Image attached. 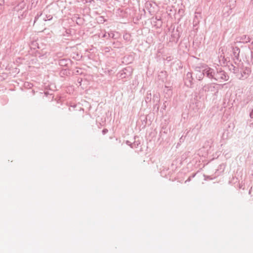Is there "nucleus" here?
Instances as JSON below:
<instances>
[{
    "mask_svg": "<svg viewBox=\"0 0 253 253\" xmlns=\"http://www.w3.org/2000/svg\"><path fill=\"white\" fill-rule=\"evenodd\" d=\"M52 16L51 15H46L43 18V20L46 21L47 20H51L52 19Z\"/></svg>",
    "mask_w": 253,
    "mask_h": 253,
    "instance_id": "obj_32",
    "label": "nucleus"
},
{
    "mask_svg": "<svg viewBox=\"0 0 253 253\" xmlns=\"http://www.w3.org/2000/svg\"><path fill=\"white\" fill-rule=\"evenodd\" d=\"M251 40V38L248 35H243L238 37L236 39V42L237 43H247L249 42Z\"/></svg>",
    "mask_w": 253,
    "mask_h": 253,
    "instance_id": "obj_14",
    "label": "nucleus"
},
{
    "mask_svg": "<svg viewBox=\"0 0 253 253\" xmlns=\"http://www.w3.org/2000/svg\"><path fill=\"white\" fill-rule=\"evenodd\" d=\"M201 125L199 124H196L194 127L193 128V130L194 129H196L198 131L201 128Z\"/></svg>",
    "mask_w": 253,
    "mask_h": 253,
    "instance_id": "obj_38",
    "label": "nucleus"
},
{
    "mask_svg": "<svg viewBox=\"0 0 253 253\" xmlns=\"http://www.w3.org/2000/svg\"><path fill=\"white\" fill-rule=\"evenodd\" d=\"M58 64L61 67H65L69 68L72 64V61L68 58H62L58 60Z\"/></svg>",
    "mask_w": 253,
    "mask_h": 253,
    "instance_id": "obj_13",
    "label": "nucleus"
},
{
    "mask_svg": "<svg viewBox=\"0 0 253 253\" xmlns=\"http://www.w3.org/2000/svg\"><path fill=\"white\" fill-rule=\"evenodd\" d=\"M206 143H208L209 144H211V141H207L206 142Z\"/></svg>",
    "mask_w": 253,
    "mask_h": 253,
    "instance_id": "obj_53",
    "label": "nucleus"
},
{
    "mask_svg": "<svg viewBox=\"0 0 253 253\" xmlns=\"http://www.w3.org/2000/svg\"><path fill=\"white\" fill-rule=\"evenodd\" d=\"M106 48L107 49V50L109 49V47H106Z\"/></svg>",
    "mask_w": 253,
    "mask_h": 253,
    "instance_id": "obj_58",
    "label": "nucleus"
},
{
    "mask_svg": "<svg viewBox=\"0 0 253 253\" xmlns=\"http://www.w3.org/2000/svg\"><path fill=\"white\" fill-rule=\"evenodd\" d=\"M232 54L231 56L234 61V63L236 64L238 62L241 61V59L240 57V49L236 46L232 45L231 46Z\"/></svg>",
    "mask_w": 253,
    "mask_h": 253,
    "instance_id": "obj_5",
    "label": "nucleus"
},
{
    "mask_svg": "<svg viewBox=\"0 0 253 253\" xmlns=\"http://www.w3.org/2000/svg\"><path fill=\"white\" fill-rule=\"evenodd\" d=\"M48 55V53L43 49H38L34 52V56L39 57L41 59L46 58Z\"/></svg>",
    "mask_w": 253,
    "mask_h": 253,
    "instance_id": "obj_12",
    "label": "nucleus"
},
{
    "mask_svg": "<svg viewBox=\"0 0 253 253\" xmlns=\"http://www.w3.org/2000/svg\"><path fill=\"white\" fill-rule=\"evenodd\" d=\"M107 72L109 74V75H112L114 73V72H113L112 70H108Z\"/></svg>",
    "mask_w": 253,
    "mask_h": 253,
    "instance_id": "obj_46",
    "label": "nucleus"
},
{
    "mask_svg": "<svg viewBox=\"0 0 253 253\" xmlns=\"http://www.w3.org/2000/svg\"><path fill=\"white\" fill-rule=\"evenodd\" d=\"M204 77L205 75H204V72H200L199 73H197L196 74V77L199 81L203 80Z\"/></svg>",
    "mask_w": 253,
    "mask_h": 253,
    "instance_id": "obj_24",
    "label": "nucleus"
},
{
    "mask_svg": "<svg viewBox=\"0 0 253 253\" xmlns=\"http://www.w3.org/2000/svg\"><path fill=\"white\" fill-rule=\"evenodd\" d=\"M250 116L252 119H253V109L250 113Z\"/></svg>",
    "mask_w": 253,
    "mask_h": 253,
    "instance_id": "obj_45",
    "label": "nucleus"
},
{
    "mask_svg": "<svg viewBox=\"0 0 253 253\" xmlns=\"http://www.w3.org/2000/svg\"><path fill=\"white\" fill-rule=\"evenodd\" d=\"M189 131H187L185 135L181 136V137L179 138V142L177 143V145H180L181 143H183L184 141L185 137L187 134L188 133Z\"/></svg>",
    "mask_w": 253,
    "mask_h": 253,
    "instance_id": "obj_28",
    "label": "nucleus"
},
{
    "mask_svg": "<svg viewBox=\"0 0 253 253\" xmlns=\"http://www.w3.org/2000/svg\"><path fill=\"white\" fill-rule=\"evenodd\" d=\"M204 64H201L200 66H196L195 67V71L197 72V73H199V72H203V70L204 68H203L202 67H204Z\"/></svg>",
    "mask_w": 253,
    "mask_h": 253,
    "instance_id": "obj_25",
    "label": "nucleus"
},
{
    "mask_svg": "<svg viewBox=\"0 0 253 253\" xmlns=\"http://www.w3.org/2000/svg\"><path fill=\"white\" fill-rule=\"evenodd\" d=\"M77 73L79 74V70H77V72H76Z\"/></svg>",
    "mask_w": 253,
    "mask_h": 253,
    "instance_id": "obj_57",
    "label": "nucleus"
},
{
    "mask_svg": "<svg viewBox=\"0 0 253 253\" xmlns=\"http://www.w3.org/2000/svg\"><path fill=\"white\" fill-rule=\"evenodd\" d=\"M202 19V14L200 12H195V16L193 19V28L194 30L197 31L198 25L200 23V20Z\"/></svg>",
    "mask_w": 253,
    "mask_h": 253,
    "instance_id": "obj_10",
    "label": "nucleus"
},
{
    "mask_svg": "<svg viewBox=\"0 0 253 253\" xmlns=\"http://www.w3.org/2000/svg\"><path fill=\"white\" fill-rule=\"evenodd\" d=\"M148 10H149V12L150 13H151V10H150V8H148Z\"/></svg>",
    "mask_w": 253,
    "mask_h": 253,
    "instance_id": "obj_56",
    "label": "nucleus"
},
{
    "mask_svg": "<svg viewBox=\"0 0 253 253\" xmlns=\"http://www.w3.org/2000/svg\"><path fill=\"white\" fill-rule=\"evenodd\" d=\"M251 101V99H250V96H248L246 98V99H245L244 101H243V104L244 105L247 104L250 101Z\"/></svg>",
    "mask_w": 253,
    "mask_h": 253,
    "instance_id": "obj_35",
    "label": "nucleus"
},
{
    "mask_svg": "<svg viewBox=\"0 0 253 253\" xmlns=\"http://www.w3.org/2000/svg\"><path fill=\"white\" fill-rule=\"evenodd\" d=\"M229 68L230 71L235 74L237 78V75L239 74L240 69L233 64H231V66H229Z\"/></svg>",
    "mask_w": 253,
    "mask_h": 253,
    "instance_id": "obj_16",
    "label": "nucleus"
},
{
    "mask_svg": "<svg viewBox=\"0 0 253 253\" xmlns=\"http://www.w3.org/2000/svg\"><path fill=\"white\" fill-rule=\"evenodd\" d=\"M167 104H168L167 102L165 101V102H164L163 105L162 107V109L165 110L167 107Z\"/></svg>",
    "mask_w": 253,
    "mask_h": 253,
    "instance_id": "obj_40",
    "label": "nucleus"
},
{
    "mask_svg": "<svg viewBox=\"0 0 253 253\" xmlns=\"http://www.w3.org/2000/svg\"><path fill=\"white\" fill-rule=\"evenodd\" d=\"M198 104H199V102H195V104H194V103H193L191 105V107H193V109H195V107H193V106L195 105L196 109L198 110V106H199Z\"/></svg>",
    "mask_w": 253,
    "mask_h": 253,
    "instance_id": "obj_36",
    "label": "nucleus"
},
{
    "mask_svg": "<svg viewBox=\"0 0 253 253\" xmlns=\"http://www.w3.org/2000/svg\"><path fill=\"white\" fill-rule=\"evenodd\" d=\"M160 74L162 75V76H164L165 78H166L167 72L166 71H162L161 72Z\"/></svg>",
    "mask_w": 253,
    "mask_h": 253,
    "instance_id": "obj_41",
    "label": "nucleus"
},
{
    "mask_svg": "<svg viewBox=\"0 0 253 253\" xmlns=\"http://www.w3.org/2000/svg\"><path fill=\"white\" fill-rule=\"evenodd\" d=\"M30 47L31 49H33L34 50H35L36 49H40L39 44L37 41L32 42L30 45Z\"/></svg>",
    "mask_w": 253,
    "mask_h": 253,
    "instance_id": "obj_21",
    "label": "nucleus"
},
{
    "mask_svg": "<svg viewBox=\"0 0 253 253\" xmlns=\"http://www.w3.org/2000/svg\"><path fill=\"white\" fill-rule=\"evenodd\" d=\"M243 60L249 65H253V51L251 49L246 50L244 53Z\"/></svg>",
    "mask_w": 253,
    "mask_h": 253,
    "instance_id": "obj_6",
    "label": "nucleus"
},
{
    "mask_svg": "<svg viewBox=\"0 0 253 253\" xmlns=\"http://www.w3.org/2000/svg\"><path fill=\"white\" fill-rule=\"evenodd\" d=\"M42 12H40V13H38L36 15V16L35 17L34 21V25L35 24V23L38 20V19L42 15Z\"/></svg>",
    "mask_w": 253,
    "mask_h": 253,
    "instance_id": "obj_33",
    "label": "nucleus"
},
{
    "mask_svg": "<svg viewBox=\"0 0 253 253\" xmlns=\"http://www.w3.org/2000/svg\"><path fill=\"white\" fill-rule=\"evenodd\" d=\"M152 95L151 93H149L147 92L146 96L145 97V102L146 103H148L149 102H150L151 99H152Z\"/></svg>",
    "mask_w": 253,
    "mask_h": 253,
    "instance_id": "obj_27",
    "label": "nucleus"
},
{
    "mask_svg": "<svg viewBox=\"0 0 253 253\" xmlns=\"http://www.w3.org/2000/svg\"><path fill=\"white\" fill-rule=\"evenodd\" d=\"M180 37V31L177 27L176 30L173 28L171 32L170 37L169 38V42H173L174 43H177L179 38Z\"/></svg>",
    "mask_w": 253,
    "mask_h": 253,
    "instance_id": "obj_7",
    "label": "nucleus"
},
{
    "mask_svg": "<svg viewBox=\"0 0 253 253\" xmlns=\"http://www.w3.org/2000/svg\"><path fill=\"white\" fill-rule=\"evenodd\" d=\"M4 2V0H0V13L3 11Z\"/></svg>",
    "mask_w": 253,
    "mask_h": 253,
    "instance_id": "obj_31",
    "label": "nucleus"
},
{
    "mask_svg": "<svg viewBox=\"0 0 253 253\" xmlns=\"http://www.w3.org/2000/svg\"><path fill=\"white\" fill-rule=\"evenodd\" d=\"M251 73V69L249 67H245L244 69H240L239 74L237 75V78L240 80H245L249 76Z\"/></svg>",
    "mask_w": 253,
    "mask_h": 253,
    "instance_id": "obj_8",
    "label": "nucleus"
},
{
    "mask_svg": "<svg viewBox=\"0 0 253 253\" xmlns=\"http://www.w3.org/2000/svg\"><path fill=\"white\" fill-rule=\"evenodd\" d=\"M250 126L253 127V122L250 124Z\"/></svg>",
    "mask_w": 253,
    "mask_h": 253,
    "instance_id": "obj_54",
    "label": "nucleus"
},
{
    "mask_svg": "<svg viewBox=\"0 0 253 253\" xmlns=\"http://www.w3.org/2000/svg\"><path fill=\"white\" fill-rule=\"evenodd\" d=\"M85 2L86 3H92V2L94 3L95 1H94V0H86L85 1Z\"/></svg>",
    "mask_w": 253,
    "mask_h": 253,
    "instance_id": "obj_44",
    "label": "nucleus"
},
{
    "mask_svg": "<svg viewBox=\"0 0 253 253\" xmlns=\"http://www.w3.org/2000/svg\"><path fill=\"white\" fill-rule=\"evenodd\" d=\"M32 94L34 95V93H35V91L34 90H32Z\"/></svg>",
    "mask_w": 253,
    "mask_h": 253,
    "instance_id": "obj_55",
    "label": "nucleus"
},
{
    "mask_svg": "<svg viewBox=\"0 0 253 253\" xmlns=\"http://www.w3.org/2000/svg\"><path fill=\"white\" fill-rule=\"evenodd\" d=\"M18 19L19 20H21L24 19L27 16V13H28V10H27V9H25L23 11H22L21 13H20V12H18Z\"/></svg>",
    "mask_w": 253,
    "mask_h": 253,
    "instance_id": "obj_18",
    "label": "nucleus"
},
{
    "mask_svg": "<svg viewBox=\"0 0 253 253\" xmlns=\"http://www.w3.org/2000/svg\"><path fill=\"white\" fill-rule=\"evenodd\" d=\"M229 132L228 131V130H224L223 133H222V136H221V138L222 139H227L228 138L229 136Z\"/></svg>",
    "mask_w": 253,
    "mask_h": 253,
    "instance_id": "obj_23",
    "label": "nucleus"
},
{
    "mask_svg": "<svg viewBox=\"0 0 253 253\" xmlns=\"http://www.w3.org/2000/svg\"><path fill=\"white\" fill-rule=\"evenodd\" d=\"M124 39L126 42H129L131 41V35L130 34L126 33L123 36Z\"/></svg>",
    "mask_w": 253,
    "mask_h": 253,
    "instance_id": "obj_26",
    "label": "nucleus"
},
{
    "mask_svg": "<svg viewBox=\"0 0 253 253\" xmlns=\"http://www.w3.org/2000/svg\"><path fill=\"white\" fill-rule=\"evenodd\" d=\"M64 55V53L61 52H58L54 53L53 55V59L54 61H58V60L60 59V58L62 57Z\"/></svg>",
    "mask_w": 253,
    "mask_h": 253,
    "instance_id": "obj_17",
    "label": "nucleus"
},
{
    "mask_svg": "<svg viewBox=\"0 0 253 253\" xmlns=\"http://www.w3.org/2000/svg\"><path fill=\"white\" fill-rule=\"evenodd\" d=\"M24 86L28 88H31L33 86V84L29 82H25L24 83Z\"/></svg>",
    "mask_w": 253,
    "mask_h": 253,
    "instance_id": "obj_34",
    "label": "nucleus"
},
{
    "mask_svg": "<svg viewBox=\"0 0 253 253\" xmlns=\"http://www.w3.org/2000/svg\"><path fill=\"white\" fill-rule=\"evenodd\" d=\"M108 132V129H103L102 130V133L103 134H105L106 133H107Z\"/></svg>",
    "mask_w": 253,
    "mask_h": 253,
    "instance_id": "obj_47",
    "label": "nucleus"
},
{
    "mask_svg": "<svg viewBox=\"0 0 253 253\" xmlns=\"http://www.w3.org/2000/svg\"><path fill=\"white\" fill-rule=\"evenodd\" d=\"M126 144L127 145H128V146H129L131 148L132 144V142H131L130 141H128V140H127V141H126Z\"/></svg>",
    "mask_w": 253,
    "mask_h": 253,
    "instance_id": "obj_43",
    "label": "nucleus"
},
{
    "mask_svg": "<svg viewBox=\"0 0 253 253\" xmlns=\"http://www.w3.org/2000/svg\"><path fill=\"white\" fill-rule=\"evenodd\" d=\"M154 4V5H156V3L155 2H153V1H147L145 3V6L146 8H148L149 7H152L153 6V5Z\"/></svg>",
    "mask_w": 253,
    "mask_h": 253,
    "instance_id": "obj_29",
    "label": "nucleus"
},
{
    "mask_svg": "<svg viewBox=\"0 0 253 253\" xmlns=\"http://www.w3.org/2000/svg\"><path fill=\"white\" fill-rule=\"evenodd\" d=\"M70 74L69 68L62 69L60 71L59 75L61 77H64L65 76H69Z\"/></svg>",
    "mask_w": 253,
    "mask_h": 253,
    "instance_id": "obj_20",
    "label": "nucleus"
},
{
    "mask_svg": "<svg viewBox=\"0 0 253 253\" xmlns=\"http://www.w3.org/2000/svg\"><path fill=\"white\" fill-rule=\"evenodd\" d=\"M195 175H196V173H194V174H192V176H189V178L185 181V183L187 182V181H190L191 180V179H192V178L194 177Z\"/></svg>",
    "mask_w": 253,
    "mask_h": 253,
    "instance_id": "obj_39",
    "label": "nucleus"
},
{
    "mask_svg": "<svg viewBox=\"0 0 253 253\" xmlns=\"http://www.w3.org/2000/svg\"><path fill=\"white\" fill-rule=\"evenodd\" d=\"M215 75L213 80L219 83L227 81L229 79L228 73L222 69V68L215 67Z\"/></svg>",
    "mask_w": 253,
    "mask_h": 253,
    "instance_id": "obj_1",
    "label": "nucleus"
},
{
    "mask_svg": "<svg viewBox=\"0 0 253 253\" xmlns=\"http://www.w3.org/2000/svg\"><path fill=\"white\" fill-rule=\"evenodd\" d=\"M25 9H27L28 8H26V3L24 0L20 2L15 7L14 10L17 11V12L21 13Z\"/></svg>",
    "mask_w": 253,
    "mask_h": 253,
    "instance_id": "obj_15",
    "label": "nucleus"
},
{
    "mask_svg": "<svg viewBox=\"0 0 253 253\" xmlns=\"http://www.w3.org/2000/svg\"><path fill=\"white\" fill-rule=\"evenodd\" d=\"M202 68H204L203 72L205 77L211 80H213L215 73V67L214 68H212L209 67L207 64H204V67Z\"/></svg>",
    "mask_w": 253,
    "mask_h": 253,
    "instance_id": "obj_4",
    "label": "nucleus"
},
{
    "mask_svg": "<svg viewBox=\"0 0 253 253\" xmlns=\"http://www.w3.org/2000/svg\"><path fill=\"white\" fill-rule=\"evenodd\" d=\"M140 144V143L138 141H134L132 144V148H138L139 145Z\"/></svg>",
    "mask_w": 253,
    "mask_h": 253,
    "instance_id": "obj_30",
    "label": "nucleus"
},
{
    "mask_svg": "<svg viewBox=\"0 0 253 253\" xmlns=\"http://www.w3.org/2000/svg\"><path fill=\"white\" fill-rule=\"evenodd\" d=\"M153 100L154 102H156V104L155 105V106H157V109H159V105H158V103L160 101V95L159 94H154L153 96Z\"/></svg>",
    "mask_w": 253,
    "mask_h": 253,
    "instance_id": "obj_19",
    "label": "nucleus"
},
{
    "mask_svg": "<svg viewBox=\"0 0 253 253\" xmlns=\"http://www.w3.org/2000/svg\"><path fill=\"white\" fill-rule=\"evenodd\" d=\"M219 167H220V169H222V167H223V169H224V166L223 165H220L219 166Z\"/></svg>",
    "mask_w": 253,
    "mask_h": 253,
    "instance_id": "obj_52",
    "label": "nucleus"
},
{
    "mask_svg": "<svg viewBox=\"0 0 253 253\" xmlns=\"http://www.w3.org/2000/svg\"><path fill=\"white\" fill-rule=\"evenodd\" d=\"M220 84L215 83H209L205 84L202 87V90L207 95L211 94L217 96L219 91V86Z\"/></svg>",
    "mask_w": 253,
    "mask_h": 253,
    "instance_id": "obj_2",
    "label": "nucleus"
},
{
    "mask_svg": "<svg viewBox=\"0 0 253 253\" xmlns=\"http://www.w3.org/2000/svg\"><path fill=\"white\" fill-rule=\"evenodd\" d=\"M183 12H184V10H183V9H179V10H178V13H179V14H180V13L183 14Z\"/></svg>",
    "mask_w": 253,
    "mask_h": 253,
    "instance_id": "obj_49",
    "label": "nucleus"
},
{
    "mask_svg": "<svg viewBox=\"0 0 253 253\" xmlns=\"http://www.w3.org/2000/svg\"><path fill=\"white\" fill-rule=\"evenodd\" d=\"M251 45L252 46V47L249 46V49H250V48L251 50H252V49H253V42H251Z\"/></svg>",
    "mask_w": 253,
    "mask_h": 253,
    "instance_id": "obj_50",
    "label": "nucleus"
},
{
    "mask_svg": "<svg viewBox=\"0 0 253 253\" xmlns=\"http://www.w3.org/2000/svg\"><path fill=\"white\" fill-rule=\"evenodd\" d=\"M185 84L188 87H193V78L192 74L191 72H188L184 78Z\"/></svg>",
    "mask_w": 253,
    "mask_h": 253,
    "instance_id": "obj_11",
    "label": "nucleus"
},
{
    "mask_svg": "<svg viewBox=\"0 0 253 253\" xmlns=\"http://www.w3.org/2000/svg\"><path fill=\"white\" fill-rule=\"evenodd\" d=\"M204 176L205 177V180H207V179L211 180L212 179L211 177V176L205 175H204Z\"/></svg>",
    "mask_w": 253,
    "mask_h": 253,
    "instance_id": "obj_42",
    "label": "nucleus"
},
{
    "mask_svg": "<svg viewBox=\"0 0 253 253\" xmlns=\"http://www.w3.org/2000/svg\"><path fill=\"white\" fill-rule=\"evenodd\" d=\"M207 0V1H210V0Z\"/></svg>",
    "mask_w": 253,
    "mask_h": 253,
    "instance_id": "obj_59",
    "label": "nucleus"
},
{
    "mask_svg": "<svg viewBox=\"0 0 253 253\" xmlns=\"http://www.w3.org/2000/svg\"><path fill=\"white\" fill-rule=\"evenodd\" d=\"M115 34L113 33H105L104 34H102L101 36L102 38H106L107 39L108 38H115Z\"/></svg>",
    "mask_w": 253,
    "mask_h": 253,
    "instance_id": "obj_22",
    "label": "nucleus"
},
{
    "mask_svg": "<svg viewBox=\"0 0 253 253\" xmlns=\"http://www.w3.org/2000/svg\"><path fill=\"white\" fill-rule=\"evenodd\" d=\"M82 82V79L79 78L78 79V82L80 84V85H81V82Z\"/></svg>",
    "mask_w": 253,
    "mask_h": 253,
    "instance_id": "obj_48",
    "label": "nucleus"
},
{
    "mask_svg": "<svg viewBox=\"0 0 253 253\" xmlns=\"http://www.w3.org/2000/svg\"><path fill=\"white\" fill-rule=\"evenodd\" d=\"M133 72V69L130 66L123 68L117 74V78L119 80L128 79L131 77Z\"/></svg>",
    "mask_w": 253,
    "mask_h": 253,
    "instance_id": "obj_3",
    "label": "nucleus"
},
{
    "mask_svg": "<svg viewBox=\"0 0 253 253\" xmlns=\"http://www.w3.org/2000/svg\"><path fill=\"white\" fill-rule=\"evenodd\" d=\"M151 23L152 25L156 29L161 28L162 26L163 21L161 16H156L153 17L151 19Z\"/></svg>",
    "mask_w": 253,
    "mask_h": 253,
    "instance_id": "obj_9",
    "label": "nucleus"
},
{
    "mask_svg": "<svg viewBox=\"0 0 253 253\" xmlns=\"http://www.w3.org/2000/svg\"><path fill=\"white\" fill-rule=\"evenodd\" d=\"M44 93L46 96H47L48 95H52L53 94L52 93V91H45L44 92Z\"/></svg>",
    "mask_w": 253,
    "mask_h": 253,
    "instance_id": "obj_37",
    "label": "nucleus"
},
{
    "mask_svg": "<svg viewBox=\"0 0 253 253\" xmlns=\"http://www.w3.org/2000/svg\"><path fill=\"white\" fill-rule=\"evenodd\" d=\"M165 88L168 89V91H169L170 93H171V92L170 91V89L169 88V87L167 86H165Z\"/></svg>",
    "mask_w": 253,
    "mask_h": 253,
    "instance_id": "obj_51",
    "label": "nucleus"
}]
</instances>
